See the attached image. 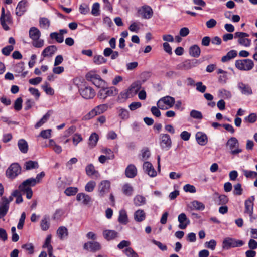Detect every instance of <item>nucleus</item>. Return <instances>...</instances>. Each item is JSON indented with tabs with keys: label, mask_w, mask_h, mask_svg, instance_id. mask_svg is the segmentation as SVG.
<instances>
[{
	"label": "nucleus",
	"mask_w": 257,
	"mask_h": 257,
	"mask_svg": "<svg viewBox=\"0 0 257 257\" xmlns=\"http://www.w3.org/2000/svg\"><path fill=\"white\" fill-rule=\"evenodd\" d=\"M189 53L192 57L197 58L200 55V48L197 45H193L190 47Z\"/></svg>",
	"instance_id": "28"
},
{
	"label": "nucleus",
	"mask_w": 257,
	"mask_h": 257,
	"mask_svg": "<svg viewBox=\"0 0 257 257\" xmlns=\"http://www.w3.org/2000/svg\"><path fill=\"white\" fill-rule=\"evenodd\" d=\"M124 251L128 257H139L138 254L131 247L126 248Z\"/></svg>",
	"instance_id": "57"
},
{
	"label": "nucleus",
	"mask_w": 257,
	"mask_h": 257,
	"mask_svg": "<svg viewBox=\"0 0 257 257\" xmlns=\"http://www.w3.org/2000/svg\"><path fill=\"white\" fill-rule=\"evenodd\" d=\"M93 62L96 65H101L106 63L107 59L100 55H96L93 57Z\"/></svg>",
	"instance_id": "41"
},
{
	"label": "nucleus",
	"mask_w": 257,
	"mask_h": 257,
	"mask_svg": "<svg viewBox=\"0 0 257 257\" xmlns=\"http://www.w3.org/2000/svg\"><path fill=\"white\" fill-rule=\"evenodd\" d=\"M86 174L88 176H92L98 174V171H96L94 166L92 164L88 165L85 168Z\"/></svg>",
	"instance_id": "42"
},
{
	"label": "nucleus",
	"mask_w": 257,
	"mask_h": 257,
	"mask_svg": "<svg viewBox=\"0 0 257 257\" xmlns=\"http://www.w3.org/2000/svg\"><path fill=\"white\" fill-rule=\"evenodd\" d=\"M235 67L240 70L249 71L254 67V62L249 59L237 60L235 61Z\"/></svg>",
	"instance_id": "5"
},
{
	"label": "nucleus",
	"mask_w": 257,
	"mask_h": 257,
	"mask_svg": "<svg viewBox=\"0 0 257 257\" xmlns=\"http://www.w3.org/2000/svg\"><path fill=\"white\" fill-rule=\"evenodd\" d=\"M21 167L18 163H13L7 169L6 172L7 177L13 179L21 173Z\"/></svg>",
	"instance_id": "6"
},
{
	"label": "nucleus",
	"mask_w": 257,
	"mask_h": 257,
	"mask_svg": "<svg viewBox=\"0 0 257 257\" xmlns=\"http://www.w3.org/2000/svg\"><path fill=\"white\" fill-rule=\"evenodd\" d=\"M226 145L229 147L230 150V153L232 155H236L242 152V150L239 148V143L235 137H232L229 138L226 143Z\"/></svg>",
	"instance_id": "4"
},
{
	"label": "nucleus",
	"mask_w": 257,
	"mask_h": 257,
	"mask_svg": "<svg viewBox=\"0 0 257 257\" xmlns=\"http://www.w3.org/2000/svg\"><path fill=\"white\" fill-rule=\"evenodd\" d=\"M237 55V52L235 50L229 51L226 55L221 58V61L223 63L229 61L236 57Z\"/></svg>",
	"instance_id": "26"
},
{
	"label": "nucleus",
	"mask_w": 257,
	"mask_h": 257,
	"mask_svg": "<svg viewBox=\"0 0 257 257\" xmlns=\"http://www.w3.org/2000/svg\"><path fill=\"white\" fill-rule=\"evenodd\" d=\"M249 36V34L242 32H236L234 33V38H238V42L241 45L245 47H248L251 44V40L246 37Z\"/></svg>",
	"instance_id": "11"
},
{
	"label": "nucleus",
	"mask_w": 257,
	"mask_h": 257,
	"mask_svg": "<svg viewBox=\"0 0 257 257\" xmlns=\"http://www.w3.org/2000/svg\"><path fill=\"white\" fill-rule=\"evenodd\" d=\"M245 210L244 213L247 214H253V202H251L249 200L245 201Z\"/></svg>",
	"instance_id": "40"
},
{
	"label": "nucleus",
	"mask_w": 257,
	"mask_h": 257,
	"mask_svg": "<svg viewBox=\"0 0 257 257\" xmlns=\"http://www.w3.org/2000/svg\"><path fill=\"white\" fill-rule=\"evenodd\" d=\"M132 93L131 92L129 91V89H128L126 91L121 92L118 98L122 99L123 100L127 99L128 97H132Z\"/></svg>",
	"instance_id": "60"
},
{
	"label": "nucleus",
	"mask_w": 257,
	"mask_h": 257,
	"mask_svg": "<svg viewBox=\"0 0 257 257\" xmlns=\"http://www.w3.org/2000/svg\"><path fill=\"white\" fill-rule=\"evenodd\" d=\"M138 13L143 19H150L153 15V11L151 7L148 5H145L138 10Z\"/></svg>",
	"instance_id": "12"
},
{
	"label": "nucleus",
	"mask_w": 257,
	"mask_h": 257,
	"mask_svg": "<svg viewBox=\"0 0 257 257\" xmlns=\"http://www.w3.org/2000/svg\"><path fill=\"white\" fill-rule=\"evenodd\" d=\"M28 2L26 0L20 1L16 8V15L19 17L22 16L26 12V6Z\"/></svg>",
	"instance_id": "16"
},
{
	"label": "nucleus",
	"mask_w": 257,
	"mask_h": 257,
	"mask_svg": "<svg viewBox=\"0 0 257 257\" xmlns=\"http://www.w3.org/2000/svg\"><path fill=\"white\" fill-rule=\"evenodd\" d=\"M99 77L100 75L97 74L95 72L93 71H89L85 75L86 79L88 81L91 82L92 83L94 82L96 79Z\"/></svg>",
	"instance_id": "39"
},
{
	"label": "nucleus",
	"mask_w": 257,
	"mask_h": 257,
	"mask_svg": "<svg viewBox=\"0 0 257 257\" xmlns=\"http://www.w3.org/2000/svg\"><path fill=\"white\" fill-rule=\"evenodd\" d=\"M12 195L16 197V203L20 204L22 203L23 201L22 194L20 191L18 190H15L12 192Z\"/></svg>",
	"instance_id": "47"
},
{
	"label": "nucleus",
	"mask_w": 257,
	"mask_h": 257,
	"mask_svg": "<svg viewBox=\"0 0 257 257\" xmlns=\"http://www.w3.org/2000/svg\"><path fill=\"white\" fill-rule=\"evenodd\" d=\"M219 94L224 98H230L231 97V93L230 91L224 89H220L219 90Z\"/></svg>",
	"instance_id": "63"
},
{
	"label": "nucleus",
	"mask_w": 257,
	"mask_h": 257,
	"mask_svg": "<svg viewBox=\"0 0 257 257\" xmlns=\"http://www.w3.org/2000/svg\"><path fill=\"white\" fill-rule=\"evenodd\" d=\"M57 234L61 240H63L68 235V229L64 226H61L57 230Z\"/></svg>",
	"instance_id": "32"
},
{
	"label": "nucleus",
	"mask_w": 257,
	"mask_h": 257,
	"mask_svg": "<svg viewBox=\"0 0 257 257\" xmlns=\"http://www.w3.org/2000/svg\"><path fill=\"white\" fill-rule=\"evenodd\" d=\"M19 190L26 193V197L30 199L32 198L33 195V191L31 187H27L26 188H19Z\"/></svg>",
	"instance_id": "59"
},
{
	"label": "nucleus",
	"mask_w": 257,
	"mask_h": 257,
	"mask_svg": "<svg viewBox=\"0 0 257 257\" xmlns=\"http://www.w3.org/2000/svg\"><path fill=\"white\" fill-rule=\"evenodd\" d=\"M257 119V116L255 113H252L250 114L248 116L245 117L244 121L249 123H254Z\"/></svg>",
	"instance_id": "53"
},
{
	"label": "nucleus",
	"mask_w": 257,
	"mask_h": 257,
	"mask_svg": "<svg viewBox=\"0 0 257 257\" xmlns=\"http://www.w3.org/2000/svg\"><path fill=\"white\" fill-rule=\"evenodd\" d=\"M143 169L145 172L151 177H154L157 175V172L152 164L149 162H145L144 163Z\"/></svg>",
	"instance_id": "17"
},
{
	"label": "nucleus",
	"mask_w": 257,
	"mask_h": 257,
	"mask_svg": "<svg viewBox=\"0 0 257 257\" xmlns=\"http://www.w3.org/2000/svg\"><path fill=\"white\" fill-rule=\"evenodd\" d=\"M146 217L145 213L143 210L139 209L134 213L135 220L137 222L143 221Z\"/></svg>",
	"instance_id": "35"
},
{
	"label": "nucleus",
	"mask_w": 257,
	"mask_h": 257,
	"mask_svg": "<svg viewBox=\"0 0 257 257\" xmlns=\"http://www.w3.org/2000/svg\"><path fill=\"white\" fill-rule=\"evenodd\" d=\"M214 195L218 196V199L215 200V203L216 204L218 205H223L228 202L229 199L226 195L224 194L219 195L217 192H216Z\"/></svg>",
	"instance_id": "24"
},
{
	"label": "nucleus",
	"mask_w": 257,
	"mask_h": 257,
	"mask_svg": "<svg viewBox=\"0 0 257 257\" xmlns=\"http://www.w3.org/2000/svg\"><path fill=\"white\" fill-rule=\"evenodd\" d=\"M98 114L103 113L108 108L107 104H102L95 107Z\"/></svg>",
	"instance_id": "49"
},
{
	"label": "nucleus",
	"mask_w": 257,
	"mask_h": 257,
	"mask_svg": "<svg viewBox=\"0 0 257 257\" xmlns=\"http://www.w3.org/2000/svg\"><path fill=\"white\" fill-rule=\"evenodd\" d=\"M9 209V206L8 203H4L3 202H0V219L3 218L7 214Z\"/></svg>",
	"instance_id": "36"
},
{
	"label": "nucleus",
	"mask_w": 257,
	"mask_h": 257,
	"mask_svg": "<svg viewBox=\"0 0 257 257\" xmlns=\"http://www.w3.org/2000/svg\"><path fill=\"white\" fill-rule=\"evenodd\" d=\"M110 189V182L108 180H103L101 182L98 187L99 195L102 197L108 193Z\"/></svg>",
	"instance_id": "13"
},
{
	"label": "nucleus",
	"mask_w": 257,
	"mask_h": 257,
	"mask_svg": "<svg viewBox=\"0 0 257 257\" xmlns=\"http://www.w3.org/2000/svg\"><path fill=\"white\" fill-rule=\"evenodd\" d=\"M192 205L194 209L198 210H203L205 208V205L202 202L196 200L192 202Z\"/></svg>",
	"instance_id": "45"
},
{
	"label": "nucleus",
	"mask_w": 257,
	"mask_h": 257,
	"mask_svg": "<svg viewBox=\"0 0 257 257\" xmlns=\"http://www.w3.org/2000/svg\"><path fill=\"white\" fill-rule=\"evenodd\" d=\"M183 189L186 192H190L192 193H195L196 191V188L193 185L190 184H186L184 186Z\"/></svg>",
	"instance_id": "62"
},
{
	"label": "nucleus",
	"mask_w": 257,
	"mask_h": 257,
	"mask_svg": "<svg viewBox=\"0 0 257 257\" xmlns=\"http://www.w3.org/2000/svg\"><path fill=\"white\" fill-rule=\"evenodd\" d=\"M83 248L88 251L95 252L101 249V245L96 241H88L84 243Z\"/></svg>",
	"instance_id": "14"
},
{
	"label": "nucleus",
	"mask_w": 257,
	"mask_h": 257,
	"mask_svg": "<svg viewBox=\"0 0 257 257\" xmlns=\"http://www.w3.org/2000/svg\"><path fill=\"white\" fill-rule=\"evenodd\" d=\"M122 191L125 195L131 196L133 194L134 189L130 184L125 183L122 186Z\"/></svg>",
	"instance_id": "34"
},
{
	"label": "nucleus",
	"mask_w": 257,
	"mask_h": 257,
	"mask_svg": "<svg viewBox=\"0 0 257 257\" xmlns=\"http://www.w3.org/2000/svg\"><path fill=\"white\" fill-rule=\"evenodd\" d=\"M243 173L246 178H253L257 177V172L249 170H244Z\"/></svg>",
	"instance_id": "64"
},
{
	"label": "nucleus",
	"mask_w": 257,
	"mask_h": 257,
	"mask_svg": "<svg viewBox=\"0 0 257 257\" xmlns=\"http://www.w3.org/2000/svg\"><path fill=\"white\" fill-rule=\"evenodd\" d=\"M52 113V110L48 111V112L43 116V117L35 125V127L39 128L43 124L48 121Z\"/></svg>",
	"instance_id": "29"
},
{
	"label": "nucleus",
	"mask_w": 257,
	"mask_h": 257,
	"mask_svg": "<svg viewBox=\"0 0 257 257\" xmlns=\"http://www.w3.org/2000/svg\"><path fill=\"white\" fill-rule=\"evenodd\" d=\"M196 139L197 143L201 146L205 145L208 142L207 135L202 132H197L196 134Z\"/></svg>",
	"instance_id": "22"
},
{
	"label": "nucleus",
	"mask_w": 257,
	"mask_h": 257,
	"mask_svg": "<svg viewBox=\"0 0 257 257\" xmlns=\"http://www.w3.org/2000/svg\"><path fill=\"white\" fill-rule=\"evenodd\" d=\"M160 145L163 150H168L172 146V141L168 134H160L159 136Z\"/></svg>",
	"instance_id": "9"
},
{
	"label": "nucleus",
	"mask_w": 257,
	"mask_h": 257,
	"mask_svg": "<svg viewBox=\"0 0 257 257\" xmlns=\"http://www.w3.org/2000/svg\"><path fill=\"white\" fill-rule=\"evenodd\" d=\"M190 116L191 117L197 119H201L203 118V115L201 112L196 110H192L191 111Z\"/></svg>",
	"instance_id": "52"
},
{
	"label": "nucleus",
	"mask_w": 257,
	"mask_h": 257,
	"mask_svg": "<svg viewBox=\"0 0 257 257\" xmlns=\"http://www.w3.org/2000/svg\"><path fill=\"white\" fill-rule=\"evenodd\" d=\"M49 217L47 216H45L44 218L42 219L41 222V227L43 230L46 231L47 230L50 226V224L49 222Z\"/></svg>",
	"instance_id": "43"
},
{
	"label": "nucleus",
	"mask_w": 257,
	"mask_h": 257,
	"mask_svg": "<svg viewBox=\"0 0 257 257\" xmlns=\"http://www.w3.org/2000/svg\"><path fill=\"white\" fill-rule=\"evenodd\" d=\"M13 49L14 47L12 45H8L2 49V53L5 56H9Z\"/></svg>",
	"instance_id": "58"
},
{
	"label": "nucleus",
	"mask_w": 257,
	"mask_h": 257,
	"mask_svg": "<svg viewBox=\"0 0 257 257\" xmlns=\"http://www.w3.org/2000/svg\"><path fill=\"white\" fill-rule=\"evenodd\" d=\"M100 5L98 3H95L93 6L91 11V13L95 16H98L99 13Z\"/></svg>",
	"instance_id": "56"
},
{
	"label": "nucleus",
	"mask_w": 257,
	"mask_h": 257,
	"mask_svg": "<svg viewBox=\"0 0 257 257\" xmlns=\"http://www.w3.org/2000/svg\"><path fill=\"white\" fill-rule=\"evenodd\" d=\"M25 169L29 170L33 169H37L39 167L38 163L37 161H28L25 163Z\"/></svg>",
	"instance_id": "38"
},
{
	"label": "nucleus",
	"mask_w": 257,
	"mask_h": 257,
	"mask_svg": "<svg viewBox=\"0 0 257 257\" xmlns=\"http://www.w3.org/2000/svg\"><path fill=\"white\" fill-rule=\"evenodd\" d=\"M97 115H98V114L97 112V110H96V108H94L84 116V119L85 120H89Z\"/></svg>",
	"instance_id": "54"
},
{
	"label": "nucleus",
	"mask_w": 257,
	"mask_h": 257,
	"mask_svg": "<svg viewBox=\"0 0 257 257\" xmlns=\"http://www.w3.org/2000/svg\"><path fill=\"white\" fill-rule=\"evenodd\" d=\"M137 174V170L134 164L128 165L125 169V175L129 178H134Z\"/></svg>",
	"instance_id": "19"
},
{
	"label": "nucleus",
	"mask_w": 257,
	"mask_h": 257,
	"mask_svg": "<svg viewBox=\"0 0 257 257\" xmlns=\"http://www.w3.org/2000/svg\"><path fill=\"white\" fill-rule=\"evenodd\" d=\"M118 221L120 224L124 225L128 222L127 213L124 209H121L119 211Z\"/></svg>",
	"instance_id": "27"
},
{
	"label": "nucleus",
	"mask_w": 257,
	"mask_h": 257,
	"mask_svg": "<svg viewBox=\"0 0 257 257\" xmlns=\"http://www.w3.org/2000/svg\"><path fill=\"white\" fill-rule=\"evenodd\" d=\"M141 83L140 81H138L133 83L128 88L129 91L131 92L132 96L136 94L141 89Z\"/></svg>",
	"instance_id": "30"
},
{
	"label": "nucleus",
	"mask_w": 257,
	"mask_h": 257,
	"mask_svg": "<svg viewBox=\"0 0 257 257\" xmlns=\"http://www.w3.org/2000/svg\"><path fill=\"white\" fill-rule=\"evenodd\" d=\"M118 233L113 230H105L103 231V235L108 241L113 240L118 237Z\"/></svg>",
	"instance_id": "21"
},
{
	"label": "nucleus",
	"mask_w": 257,
	"mask_h": 257,
	"mask_svg": "<svg viewBox=\"0 0 257 257\" xmlns=\"http://www.w3.org/2000/svg\"><path fill=\"white\" fill-rule=\"evenodd\" d=\"M99 137L96 133L91 134L89 138L88 145L91 148H93L96 146L98 141Z\"/></svg>",
	"instance_id": "33"
},
{
	"label": "nucleus",
	"mask_w": 257,
	"mask_h": 257,
	"mask_svg": "<svg viewBox=\"0 0 257 257\" xmlns=\"http://www.w3.org/2000/svg\"><path fill=\"white\" fill-rule=\"evenodd\" d=\"M134 203L136 206H141L146 203V199L142 195H137L134 198Z\"/></svg>",
	"instance_id": "37"
},
{
	"label": "nucleus",
	"mask_w": 257,
	"mask_h": 257,
	"mask_svg": "<svg viewBox=\"0 0 257 257\" xmlns=\"http://www.w3.org/2000/svg\"><path fill=\"white\" fill-rule=\"evenodd\" d=\"M24 63L23 62L18 63L14 66V71L18 73H20L24 70Z\"/></svg>",
	"instance_id": "55"
},
{
	"label": "nucleus",
	"mask_w": 257,
	"mask_h": 257,
	"mask_svg": "<svg viewBox=\"0 0 257 257\" xmlns=\"http://www.w3.org/2000/svg\"><path fill=\"white\" fill-rule=\"evenodd\" d=\"M178 220L179 222V227L181 229H185L190 222L184 213L179 215Z\"/></svg>",
	"instance_id": "18"
},
{
	"label": "nucleus",
	"mask_w": 257,
	"mask_h": 257,
	"mask_svg": "<svg viewBox=\"0 0 257 257\" xmlns=\"http://www.w3.org/2000/svg\"><path fill=\"white\" fill-rule=\"evenodd\" d=\"M2 13L0 17V22L3 28L6 31L10 30V27L7 25L6 22L8 24L12 23V17L10 12L8 11L6 14L5 13V8L3 7L1 10Z\"/></svg>",
	"instance_id": "8"
},
{
	"label": "nucleus",
	"mask_w": 257,
	"mask_h": 257,
	"mask_svg": "<svg viewBox=\"0 0 257 257\" xmlns=\"http://www.w3.org/2000/svg\"><path fill=\"white\" fill-rule=\"evenodd\" d=\"M79 91L82 97L86 99H92L95 95L94 90L88 86H81L79 88Z\"/></svg>",
	"instance_id": "10"
},
{
	"label": "nucleus",
	"mask_w": 257,
	"mask_h": 257,
	"mask_svg": "<svg viewBox=\"0 0 257 257\" xmlns=\"http://www.w3.org/2000/svg\"><path fill=\"white\" fill-rule=\"evenodd\" d=\"M175 100L173 97L166 96L160 98L157 103L158 108L162 110L170 108L175 104Z\"/></svg>",
	"instance_id": "3"
},
{
	"label": "nucleus",
	"mask_w": 257,
	"mask_h": 257,
	"mask_svg": "<svg viewBox=\"0 0 257 257\" xmlns=\"http://www.w3.org/2000/svg\"><path fill=\"white\" fill-rule=\"evenodd\" d=\"M29 37L33 40L32 45L36 48H41L43 46L44 41L42 39H40L41 37V32L35 27L30 28L29 31Z\"/></svg>",
	"instance_id": "1"
},
{
	"label": "nucleus",
	"mask_w": 257,
	"mask_h": 257,
	"mask_svg": "<svg viewBox=\"0 0 257 257\" xmlns=\"http://www.w3.org/2000/svg\"><path fill=\"white\" fill-rule=\"evenodd\" d=\"M96 182L94 181H89L85 186V190L88 192H92L96 186Z\"/></svg>",
	"instance_id": "48"
},
{
	"label": "nucleus",
	"mask_w": 257,
	"mask_h": 257,
	"mask_svg": "<svg viewBox=\"0 0 257 257\" xmlns=\"http://www.w3.org/2000/svg\"><path fill=\"white\" fill-rule=\"evenodd\" d=\"M57 50V48L55 45H50L45 48L42 52V56L44 57H52Z\"/></svg>",
	"instance_id": "20"
},
{
	"label": "nucleus",
	"mask_w": 257,
	"mask_h": 257,
	"mask_svg": "<svg viewBox=\"0 0 257 257\" xmlns=\"http://www.w3.org/2000/svg\"><path fill=\"white\" fill-rule=\"evenodd\" d=\"M233 194L235 195H241L243 193V189L241 184L239 183L234 185Z\"/></svg>",
	"instance_id": "46"
},
{
	"label": "nucleus",
	"mask_w": 257,
	"mask_h": 257,
	"mask_svg": "<svg viewBox=\"0 0 257 257\" xmlns=\"http://www.w3.org/2000/svg\"><path fill=\"white\" fill-rule=\"evenodd\" d=\"M76 199L78 201L82 200V203L85 205H88L91 201V197L89 195L83 193L77 194Z\"/></svg>",
	"instance_id": "23"
},
{
	"label": "nucleus",
	"mask_w": 257,
	"mask_h": 257,
	"mask_svg": "<svg viewBox=\"0 0 257 257\" xmlns=\"http://www.w3.org/2000/svg\"><path fill=\"white\" fill-rule=\"evenodd\" d=\"M118 93V90L114 87L109 88H102L98 93V97L100 99L105 100L107 97L115 96Z\"/></svg>",
	"instance_id": "7"
},
{
	"label": "nucleus",
	"mask_w": 257,
	"mask_h": 257,
	"mask_svg": "<svg viewBox=\"0 0 257 257\" xmlns=\"http://www.w3.org/2000/svg\"><path fill=\"white\" fill-rule=\"evenodd\" d=\"M244 244V241L241 240L231 237H226L223 240L222 247L224 250H228L231 248L241 247Z\"/></svg>",
	"instance_id": "2"
},
{
	"label": "nucleus",
	"mask_w": 257,
	"mask_h": 257,
	"mask_svg": "<svg viewBox=\"0 0 257 257\" xmlns=\"http://www.w3.org/2000/svg\"><path fill=\"white\" fill-rule=\"evenodd\" d=\"M216 241L214 239H211L209 241L206 242L205 243V247L214 250L216 246Z\"/></svg>",
	"instance_id": "61"
},
{
	"label": "nucleus",
	"mask_w": 257,
	"mask_h": 257,
	"mask_svg": "<svg viewBox=\"0 0 257 257\" xmlns=\"http://www.w3.org/2000/svg\"><path fill=\"white\" fill-rule=\"evenodd\" d=\"M119 116L122 119H127L129 118L128 111L124 108H121L119 111Z\"/></svg>",
	"instance_id": "51"
},
{
	"label": "nucleus",
	"mask_w": 257,
	"mask_h": 257,
	"mask_svg": "<svg viewBox=\"0 0 257 257\" xmlns=\"http://www.w3.org/2000/svg\"><path fill=\"white\" fill-rule=\"evenodd\" d=\"M78 191V189L77 187H67L65 191V194L68 196H73L76 194Z\"/></svg>",
	"instance_id": "44"
},
{
	"label": "nucleus",
	"mask_w": 257,
	"mask_h": 257,
	"mask_svg": "<svg viewBox=\"0 0 257 257\" xmlns=\"http://www.w3.org/2000/svg\"><path fill=\"white\" fill-rule=\"evenodd\" d=\"M18 146L20 151L23 153H26L28 151V144L24 139H20L18 141Z\"/></svg>",
	"instance_id": "31"
},
{
	"label": "nucleus",
	"mask_w": 257,
	"mask_h": 257,
	"mask_svg": "<svg viewBox=\"0 0 257 257\" xmlns=\"http://www.w3.org/2000/svg\"><path fill=\"white\" fill-rule=\"evenodd\" d=\"M237 87L240 92L243 95H250L253 93L251 87L248 84L240 82L237 84Z\"/></svg>",
	"instance_id": "15"
},
{
	"label": "nucleus",
	"mask_w": 257,
	"mask_h": 257,
	"mask_svg": "<svg viewBox=\"0 0 257 257\" xmlns=\"http://www.w3.org/2000/svg\"><path fill=\"white\" fill-rule=\"evenodd\" d=\"M37 184L34 178H30L23 181L19 186V188H26L31 186H34Z\"/></svg>",
	"instance_id": "25"
},
{
	"label": "nucleus",
	"mask_w": 257,
	"mask_h": 257,
	"mask_svg": "<svg viewBox=\"0 0 257 257\" xmlns=\"http://www.w3.org/2000/svg\"><path fill=\"white\" fill-rule=\"evenodd\" d=\"M23 99L21 97L18 98L14 102V108L17 111H20L22 107Z\"/></svg>",
	"instance_id": "50"
}]
</instances>
